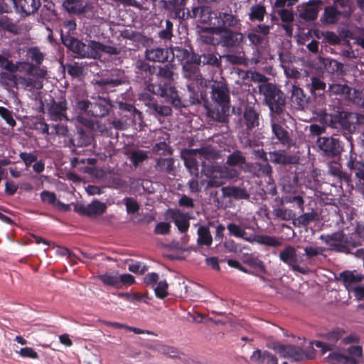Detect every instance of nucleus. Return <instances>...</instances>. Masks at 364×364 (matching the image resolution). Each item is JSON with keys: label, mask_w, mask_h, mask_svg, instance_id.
Segmentation results:
<instances>
[{"label": "nucleus", "mask_w": 364, "mask_h": 364, "mask_svg": "<svg viewBox=\"0 0 364 364\" xmlns=\"http://www.w3.org/2000/svg\"><path fill=\"white\" fill-rule=\"evenodd\" d=\"M204 86L210 89V98L218 107H206L208 116L213 120L225 123L228 122L230 111V90L223 81L209 80Z\"/></svg>", "instance_id": "1"}, {"label": "nucleus", "mask_w": 364, "mask_h": 364, "mask_svg": "<svg viewBox=\"0 0 364 364\" xmlns=\"http://www.w3.org/2000/svg\"><path fill=\"white\" fill-rule=\"evenodd\" d=\"M259 92L264 97V103L269 108L270 112L280 115L284 111L286 97L284 93L273 83L260 84Z\"/></svg>", "instance_id": "2"}, {"label": "nucleus", "mask_w": 364, "mask_h": 364, "mask_svg": "<svg viewBox=\"0 0 364 364\" xmlns=\"http://www.w3.org/2000/svg\"><path fill=\"white\" fill-rule=\"evenodd\" d=\"M215 31L230 30V28H237L241 25L240 19L237 14L229 11H212L209 13V19H203Z\"/></svg>", "instance_id": "3"}, {"label": "nucleus", "mask_w": 364, "mask_h": 364, "mask_svg": "<svg viewBox=\"0 0 364 364\" xmlns=\"http://www.w3.org/2000/svg\"><path fill=\"white\" fill-rule=\"evenodd\" d=\"M320 238L331 250L339 252L349 253L352 248L361 245L359 241L353 239L352 236L348 237L343 231L321 235Z\"/></svg>", "instance_id": "4"}, {"label": "nucleus", "mask_w": 364, "mask_h": 364, "mask_svg": "<svg viewBox=\"0 0 364 364\" xmlns=\"http://www.w3.org/2000/svg\"><path fill=\"white\" fill-rule=\"evenodd\" d=\"M60 39L62 43L78 58H93L94 50L92 49V43L94 41H90L87 44H85L74 36H71L69 34H64L63 31L60 32Z\"/></svg>", "instance_id": "5"}, {"label": "nucleus", "mask_w": 364, "mask_h": 364, "mask_svg": "<svg viewBox=\"0 0 364 364\" xmlns=\"http://www.w3.org/2000/svg\"><path fill=\"white\" fill-rule=\"evenodd\" d=\"M351 113L343 111L341 108L334 110L332 112L325 113L323 120L326 126L338 130L351 132L355 128L350 121Z\"/></svg>", "instance_id": "6"}, {"label": "nucleus", "mask_w": 364, "mask_h": 364, "mask_svg": "<svg viewBox=\"0 0 364 364\" xmlns=\"http://www.w3.org/2000/svg\"><path fill=\"white\" fill-rule=\"evenodd\" d=\"M68 109V102L63 97H60L58 100L50 97L48 102L46 100V104H43V112L47 114L51 121L54 122L68 120L67 116Z\"/></svg>", "instance_id": "7"}, {"label": "nucleus", "mask_w": 364, "mask_h": 364, "mask_svg": "<svg viewBox=\"0 0 364 364\" xmlns=\"http://www.w3.org/2000/svg\"><path fill=\"white\" fill-rule=\"evenodd\" d=\"M318 144L323 156L328 158L339 156L343 151L340 140L334 137H320Z\"/></svg>", "instance_id": "8"}, {"label": "nucleus", "mask_w": 364, "mask_h": 364, "mask_svg": "<svg viewBox=\"0 0 364 364\" xmlns=\"http://www.w3.org/2000/svg\"><path fill=\"white\" fill-rule=\"evenodd\" d=\"M279 259L287 264L294 272H299L302 274H307L309 269L301 267L299 265V259L296 249L291 245H287L280 251L279 255Z\"/></svg>", "instance_id": "9"}, {"label": "nucleus", "mask_w": 364, "mask_h": 364, "mask_svg": "<svg viewBox=\"0 0 364 364\" xmlns=\"http://www.w3.org/2000/svg\"><path fill=\"white\" fill-rule=\"evenodd\" d=\"M240 125L247 134L259 125V113L255 107L247 105L245 107L242 117L239 120Z\"/></svg>", "instance_id": "10"}, {"label": "nucleus", "mask_w": 364, "mask_h": 364, "mask_svg": "<svg viewBox=\"0 0 364 364\" xmlns=\"http://www.w3.org/2000/svg\"><path fill=\"white\" fill-rule=\"evenodd\" d=\"M159 95L163 97L167 103H170L176 109L188 107L181 100L176 88L169 84L164 83L159 87Z\"/></svg>", "instance_id": "11"}, {"label": "nucleus", "mask_w": 364, "mask_h": 364, "mask_svg": "<svg viewBox=\"0 0 364 364\" xmlns=\"http://www.w3.org/2000/svg\"><path fill=\"white\" fill-rule=\"evenodd\" d=\"M345 331L340 328H336L331 331L321 335L322 338L327 342L316 341L314 345L316 348H320L322 353L324 354L327 351H331L334 349L336 343L342 338Z\"/></svg>", "instance_id": "12"}, {"label": "nucleus", "mask_w": 364, "mask_h": 364, "mask_svg": "<svg viewBox=\"0 0 364 364\" xmlns=\"http://www.w3.org/2000/svg\"><path fill=\"white\" fill-rule=\"evenodd\" d=\"M215 32L220 33L218 43L222 47L236 48L243 40L242 33L232 30L215 31Z\"/></svg>", "instance_id": "13"}, {"label": "nucleus", "mask_w": 364, "mask_h": 364, "mask_svg": "<svg viewBox=\"0 0 364 364\" xmlns=\"http://www.w3.org/2000/svg\"><path fill=\"white\" fill-rule=\"evenodd\" d=\"M282 356L295 361H301L307 358L304 350L294 345L275 344L274 348Z\"/></svg>", "instance_id": "14"}, {"label": "nucleus", "mask_w": 364, "mask_h": 364, "mask_svg": "<svg viewBox=\"0 0 364 364\" xmlns=\"http://www.w3.org/2000/svg\"><path fill=\"white\" fill-rule=\"evenodd\" d=\"M107 210L105 203L95 199L88 205L79 204L75 205V210L80 215L88 217H97L102 215Z\"/></svg>", "instance_id": "15"}, {"label": "nucleus", "mask_w": 364, "mask_h": 364, "mask_svg": "<svg viewBox=\"0 0 364 364\" xmlns=\"http://www.w3.org/2000/svg\"><path fill=\"white\" fill-rule=\"evenodd\" d=\"M183 77L188 81V84L196 85V87L203 86L207 82L200 73L198 66L191 63H183Z\"/></svg>", "instance_id": "16"}, {"label": "nucleus", "mask_w": 364, "mask_h": 364, "mask_svg": "<svg viewBox=\"0 0 364 364\" xmlns=\"http://www.w3.org/2000/svg\"><path fill=\"white\" fill-rule=\"evenodd\" d=\"M16 11L26 17L36 14L41 6V0H14Z\"/></svg>", "instance_id": "17"}, {"label": "nucleus", "mask_w": 364, "mask_h": 364, "mask_svg": "<svg viewBox=\"0 0 364 364\" xmlns=\"http://www.w3.org/2000/svg\"><path fill=\"white\" fill-rule=\"evenodd\" d=\"M157 67L150 65L144 60H137L135 63V73L136 76L142 79L145 82L152 81L153 76L156 73Z\"/></svg>", "instance_id": "18"}, {"label": "nucleus", "mask_w": 364, "mask_h": 364, "mask_svg": "<svg viewBox=\"0 0 364 364\" xmlns=\"http://www.w3.org/2000/svg\"><path fill=\"white\" fill-rule=\"evenodd\" d=\"M112 107L109 99L100 97L96 102L91 104L89 115L94 117H103L109 113Z\"/></svg>", "instance_id": "19"}, {"label": "nucleus", "mask_w": 364, "mask_h": 364, "mask_svg": "<svg viewBox=\"0 0 364 364\" xmlns=\"http://www.w3.org/2000/svg\"><path fill=\"white\" fill-rule=\"evenodd\" d=\"M169 54L168 48L152 46L146 48L144 52L146 60L154 63H165L168 61Z\"/></svg>", "instance_id": "20"}, {"label": "nucleus", "mask_w": 364, "mask_h": 364, "mask_svg": "<svg viewBox=\"0 0 364 364\" xmlns=\"http://www.w3.org/2000/svg\"><path fill=\"white\" fill-rule=\"evenodd\" d=\"M221 58L215 48L208 46L202 50L201 64L218 68L221 66Z\"/></svg>", "instance_id": "21"}, {"label": "nucleus", "mask_w": 364, "mask_h": 364, "mask_svg": "<svg viewBox=\"0 0 364 364\" xmlns=\"http://www.w3.org/2000/svg\"><path fill=\"white\" fill-rule=\"evenodd\" d=\"M170 216L177 227L178 230L182 232H186L190 227L189 218L187 214L182 213L180 210H171Z\"/></svg>", "instance_id": "22"}, {"label": "nucleus", "mask_w": 364, "mask_h": 364, "mask_svg": "<svg viewBox=\"0 0 364 364\" xmlns=\"http://www.w3.org/2000/svg\"><path fill=\"white\" fill-rule=\"evenodd\" d=\"M155 170L159 173L166 175H174L175 173V159L169 158H158L155 160Z\"/></svg>", "instance_id": "23"}, {"label": "nucleus", "mask_w": 364, "mask_h": 364, "mask_svg": "<svg viewBox=\"0 0 364 364\" xmlns=\"http://www.w3.org/2000/svg\"><path fill=\"white\" fill-rule=\"evenodd\" d=\"M221 191L224 198H233L235 200H248L250 196L245 188L237 186L223 187Z\"/></svg>", "instance_id": "24"}, {"label": "nucleus", "mask_w": 364, "mask_h": 364, "mask_svg": "<svg viewBox=\"0 0 364 364\" xmlns=\"http://www.w3.org/2000/svg\"><path fill=\"white\" fill-rule=\"evenodd\" d=\"M251 360L258 364H278L277 358L267 350L262 351L259 349L255 350Z\"/></svg>", "instance_id": "25"}, {"label": "nucleus", "mask_w": 364, "mask_h": 364, "mask_svg": "<svg viewBox=\"0 0 364 364\" xmlns=\"http://www.w3.org/2000/svg\"><path fill=\"white\" fill-rule=\"evenodd\" d=\"M272 130L278 139V141L284 146H290L292 139L290 136L289 132L285 129L282 125L276 122H272Z\"/></svg>", "instance_id": "26"}, {"label": "nucleus", "mask_w": 364, "mask_h": 364, "mask_svg": "<svg viewBox=\"0 0 364 364\" xmlns=\"http://www.w3.org/2000/svg\"><path fill=\"white\" fill-rule=\"evenodd\" d=\"M269 160L276 164L289 165L294 163V157L284 151H274L269 153Z\"/></svg>", "instance_id": "27"}, {"label": "nucleus", "mask_w": 364, "mask_h": 364, "mask_svg": "<svg viewBox=\"0 0 364 364\" xmlns=\"http://www.w3.org/2000/svg\"><path fill=\"white\" fill-rule=\"evenodd\" d=\"M245 240L250 242H255L269 247H279L282 245V242L275 237L264 235H254L250 238H245Z\"/></svg>", "instance_id": "28"}, {"label": "nucleus", "mask_w": 364, "mask_h": 364, "mask_svg": "<svg viewBox=\"0 0 364 364\" xmlns=\"http://www.w3.org/2000/svg\"><path fill=\"white\" fill-rule=\"evenodd\" d=\"M245 240L250 242H255L269 247H279L282 245V242L275 237L264 235H254L250 238H245Z\"/></svg>", "instance_id": "29"}, {"label": "nucleus", "mask_w": 364, "mask_h": 364, "mask_svg": "<svg viewBox=\"0 0 364 364\" xmlns=\"http://www.w3.org/2000/svg\"><path fill=\"white\" fill-rule=\"evenodd\" d=\"M316 0H311L309 1V4L299 10V17L306 21H314L317 18L318 9L315 5Z\"/></svg>", "instance_id": "30"}, {"label": "nucleus", "mask_w": 364, "mask_h": 364, "mask_svg": "<svg viewBox=\"0 0 364 364\" xmlns=\"http://www.w3.org/2000/svg\"><path fill=\"white\" fill-rule=\"evenodd\" d=\"M92 49L94 50V59L100 58V52H103L109 55H119L121 53V50L114 46L105 45L99 41H95L92 43Z\"/></svg>", "instance_id": "31"}, {"label": "nucleus", "mask_w": 364, "mask_h": 364, "mask_svg": "<svg viewBox=\"0 0 364 364\" xmlns=\"http://www.w3.org/2000/svg\"><path fill=\"white\" fill-rule=\"evenodd\" d=\"M186 10V18H196L198 16L203 23V19H209V13L212 11L209 8L203 6H193L191 9L187 8Z\"/></svg>", "instance_id": "32"}, {"label": "nucleus", "mask_w": 364, "mask_h": 364, "mask_svg": "<svg viewBox=\"0 0 364 364\" xmlns=\"http://www.w3.org/2000/svg\"><path fill=\"white\" fill-rule=\"evenodd\" d=\"M351 87L346 84L333 83L329 85L326 92L329 96L349 97L351 94Z\"/></svg>", "instance_id": "33"}, {"label": "nucleus", "mask_w": 364, "mask_h": 364, "mask_svg": "<svg viewBox=\"0 0 364 364\" xmlns=\"http://www.w3.org/2000/svg\"><path fill=\"white\" fill-rule=\"evenodd\" d=\"M291 100L299 108H304L307 104V97L304 90L296 85L292 86Z\"/></svg>", "instance_id": "34"}, {"label": "nucleus", "mask_w": 364, "mask_h": 364, "mask_svg": "<svg viewBox=\"0 0 364 364\" xmlns=\"http://www.w3.org/2000/svg\"><path fill=\"white\" fill-rule=\"evenodd\" d=\"M132 47L130 48V50H136L139 48L140 46L148 48L151 46L153 45L154 41L151 38L147 37L139 32L135 33L133 40H132Z\"/></svg>", "instance_id": "35"}, {"label": "nucleus", "mask_w": 364, "mask_h": 364, "mask_svg": "<svg viewBox=\"0 0 364 364\" xmlns=\"http://www.w3.org/2000/svg\"><path fill=\"white\" fill-rule=\"evenodd\" d=\"M266 14V7L261 4L252 5L250 9L248 14L249 19L250 21L262 22L264 20Z\"/></svg>", "instance_id": "36"}, {"label": "nucleus", "mask_w": 364, "mask_h": 364, "mask_svg": "<svg viewBox=\"0 0 364 364\" xmlns=\"http://www.w3.org/2000/svg\"><path fill=\"white\" fill-rule=\"evenodd\" d=\"M311 82L309 85V90L311 93L316 96L322 97L326 92V85L317 77H313L311 79Z\"/></svg>", "instance_id": "37"}, {"label": "nucleus", "mask_w": 364, "mask_h": 364, "mask_svg": "<svg viewBox=\"0 0 364 364\" xmlns=\"http://www.w3.org/2000/svg\"><path fill=\"white\" fill-rule=\"evenodd\" d=\"M333 6L338 11L340 15L349 16L353 12L352 0H334Z\"/></svg>", "instance_id": "38"}, {"label": "nucleus", "mask_w": 364, "mask_h": 364, "mask_svg": "<svg viewBox=\"0 0 364 364\" xmlns=\"http://www.w3.org/2000/svg\"><path fill=\"white\" fill-rule=\"evenodd\" d=\"M198 240L197 243L199 245L210 246L213 242L212 235L208 227L200 225L197 230Z\"/></svg>", "instance_id": "39"}, {"label": "nucleus", "mask_w": 364, "mask_h": 364, "mask_svg": "<svg viewBox=\"0 0 364 364\" xmlns=\"http://www.w3.org/2000/svg\"><path fill=\"white\" fill-rule=\"evenodd\" d=\"M328 173L331 176L336 178L340 183L350 181V175L341 170V164H331L328 166Z\"/></svg>", "instance_id": "40"}, {"label": "nucleus", "mask_w": 364, "mask_h": 364, "mask_svg": "<svg viewBox=\"0 0 364 364\" xmlns=\"http://www.w3.org/2000/svg\"><path fill=\"white\" fill-rule=\"evenodd\" d=\"M146 112L156 117H168L171 115L172 109L169 106L159 105L158 102H156L154 105H152Z\"/></svg>", "instance_id": "41"}, {"label": "nucleus", "mask_w": 364, "mask_h": 364, "mask_svg": "<svg viewBox=\"0 0 364 364\" xmlns=\"http://www.w3.org/2000/svg\"><path fill=\"white\" fill-rule=\"evenodd\" d=\"M169 52L173 58H176L181 63L189 59L191 55L190 50L182 46L173 47Z\"/></svg>", "instance_id": "42"}, {"label": "nucleus", "mask_w": 364, "mask_h": 364, "mask_svg": "<svg viewBox=\"0 0 364 364\" xmlns=\"http://www.w3.org/2000/svg\"><path fill=\"white\" fill-rule=\"evenodd\" d=\"M319 220L317 212L312 210L310 213H304L296 218V222L299 227L307 226L310 223Z\"/></svg>", "instance_id": "43"}, {"label": "nucleus", "mask_w": 364, "mask_h": 364, "mask_svg": "<svg viewBox=\"0 0 364 364\" xmlns=\"http://www.w3.org/2000/svg\"><path fill=\"white\" fill-rule=\"evenodd\" d=\"M338 11L333 6H326L323 11V20L327 23H336L341 16Z\"/></svg>", "instance_id": "44"}, {"label": "nucleus", "mask_w": 364, "mask_h": 364, "mask_svg": "<svg viewBox=\"0 0 364 364\" xmlns=\"http://www.w3.org/2000/svg\"><path fill=\"white\" fill-rule=\"evenodd\" d=\"M156 73L155 75L159 77L164 78L168 80H173V64L169 63L168 64L164 65V66H156Z\"/></svg>", "instance_id": "45"}, {"label": "nucleus", "mask_w": 364, "mask_h": 364, "mask_svg": "<svg viewBox=\"0 0 364 364\" xmlns=\"http://www.w3.org/2000/svg\"><path fill=\"white\" fill-rule=\"evenodd\" d=\"M340 279L343 281V284L346 288H348L352 284L360 282L362 277L359 275L355 274L350 271H345L340 274Z\"/></svg>", "instance_id": "46"}, {"label": "nucleus", "mask_w": 364, "mask_h": 364, "mask_svg": "<svg viewBox=\"0 0 364 364\" xmlns=\"http://www.w3.org/2000/svg\"><path fill=\"white\" fill-rule=\"evenodd\" d=\"M63 6L69 13L80 14L84 12L82 0H65Z\"/></svg>", "instance_id": "47"}, {"label": "nucleus", "mask_w": 364, "mask_h": 364, "mask_svg": "<svg viewBox=\"0 0 364 364\" xmlns=\"http://www.w3.org/2000/svg\"><path fill=\"white\" fill-rule=\"evenodd\" d=\"M272 213L275 218H279L282 220H294L296 217V214L292 210L285 208H275Z\"/></svg>", "instance_id": "48"}, {"label": "nucleus", "mask_w": 364, "mask_h": 364, "mask_svg": "<svg viewBox=\"0 0 364 364\" xmlns=\"http://www.w3.org/2000/svg\"><path fill=\"white\" fill-rule=\"evenodd\" d=\"M0 27L11 33H18L19 29L18 26L7 16L0 17Z\"/></svg>", "instance_id": "49"}, {"label": "nucleus", "mask_w": 364, "mask_h": 364, "mask_svg": "<svg viewBox=\"0 0 364 364\" xmlns=\"http://www.w3.org/2000/svg\"><path fill=\"white\" fill-rule=\"evenodd\" d=\"M200 87H196V85L187 84V89L189 92V100L188 101H184L186 104H188L189 105H199L200 104V100L198 97V90H196V88H199Z\"/></svg>", "instance_id": "50"}, {"label": "nucleus", "mask_w": 364, "mask_h": 364, "mask_svg": "<svg viewBox=\"0 0 364 364\" xmlns=\"http://www.w3.org/2000/svg\"><path fill=\"white\" fill-rule=\"evenodd\" d=\"M124 80L122 79L116 78V79H101L95 81V85L102 89H107L115 87L117 86L121 85L123 84Z\"/></svg>", "instance_id": "51"}, {"label": "nucleus", "mask_w": 364, "mask_h": 364, "mask_svg": "<svg viewBox=\"0 0 364 364\" xmlns=\"http://www.w3.org/2000/svg\"><path fill=\"white\" fill-rule=\"evenodd\" d=\"M152 151L155 154L166 156L173 154L172 148L165 141L156 143L152 148Z\"/></svg>", "instance_id": "52"}, {"label": "nucleus", "mask_w": 364, "mask_h": 364, "mask_svg": "<svg viewBox=\"0 0 364 364\" xmlns=\"http://www.w3.org/2000/svg\"><path fill=\"white\" fill-rule=\"evenodd\" d=\"M245 157L240 151H235L228 156L227 164L230 166L242 165L245 163Z\"/></svg>", "instance_id": "53"}, {"label": "nucleus", "mask_w": 364, "mask_h": 364, "mask_svg": "<svg viewBox=\"0 0 364 364\" xmlns=\"http://www.w3.org/2000/svg\"><path fill=\"white\" fill-rule=\"evenodd\" d=\"M98 279L107 286L112 287L119 289L118 276L117 274L112 275L108 273L100 274Z\"/></svg>", "instance_id": "54"}, {"label": "nucleus", "mask_w": 364, "mask_h": 364, "mask_svg": "<svg viewBox=\"0 0 364 364\" xmlns=\"http://www.w3.org/2000/svg\"><path fill=\"white\" fill-rule=\"evenodd\" d=\"M148 159L147 153L144 150H136L131 153L129 159L133 166L137 167L139 164Z\"/></svg>", "instance_id": "55"}, {"label": "nucleus", "mask_w": 364, "mask_h": 364, "mask_svg": "<svg viewBox=\"0 0 364 364\" xmlns=\"http://www.w3.org/2000/svg\"><path fill=\"white\" fill-rule=\"evenodd\" d=\"M155 349L159 353L168 355L171 358H178L179 355V352L176 348L164 344L158 345Z\"/></svg>", "instance_id": "56"}, {"label": "nucleus", "mask_w": 364, "mask_h": 364, "mask_svg": "<svg viewBox=\"0 0 364 364\" xmlns=\"http://www.w3.org/2000/svg\"><path fill=\"white\" fill-rule=\"evenodd\" d=\"M0 68L4 69L9 73H15L18 70V65L0 54Z\"/></svg>", "instance_id": "57"}, {"label": "nucleus", "mask_w": 364, "mask_h": 364, "mask_svg": "<svg viewBox=\"0 0 364 364\" xmlns=\"http://www.w3.org/2000/svg\"><path fill=\"white\" fill-rule=\"evenodd\" d=\"M73 146H83L90 144L91 139L81 131L77 134V136L71 139Z\"/></svg>", "instance_id": "58"}, {"label": "nucleus", "mask_w": 364, "mask_h": 364, "mask_svg": "<svg viewBox=\"0 0 364 364\" xmlns=\"http://www.w3.org/2000/svg\"><path fill=\"white\" fill-rule=\"evenodd\" d=\"M20 83L25 86L28 90L31 89H41L43 87V82L31 77H21Z\"/></svg>", "instance_id": "59"}, {"label": "nucleus", "mask_w": 364, "mask_h": 364, "mask_svg": "<svg viewBox=\"0 0 364 364\" xmlns=\"http://www.w3.org/2000/svg\"><path fill=\"white\" fill-rule=\"evenodd\" d=\"M68 128L63 125L59 124H48V133L47 135L55 136L58 135L65 136L68 133Z\"/></svg>", "instance_id": "60"}, {"label": "nucleus", "mask_w": 364, "mask_h": 364, "mask_svg": "<svg viewBox=\"0 0 364 364\" xmlns=\"http://www.w3.org/2000/svg\"><path fill=\"white\" fill-rule=\"evenodd\" d=\"M227 229L229 232L230 235L235 236L236 237L242 238L245 240L246 232L238 225L231 223L227 225Z\"/></svg>", "instance_id": "61"}, {"label": "nucleus", "mask_w": 364, "mask_h": 364, "mask_svg": "<svg viewBox=\"0 0 364 364\" xmlns=\"http://www.w3.org/2000/svg\"><path fill=\"white\" fill-rule=\"evenodd\" d=\"M322 35L323 38L321 43H325L326 46L327 44L333 46L338 45L341 42L340 37L333 31L323 32L322 33Z\"/></svg>", "instance_id": "62"}, {"label": "nucleus", "mask_w": 364, "mask_h": 364, "mask_svg": "<svg viewBox=\"0 0 364 364\" xmlns=\"http://www.w3.org/2000/svg\"><path fill=\"white\" fill-rule=\"evenodd\" d=\"M168 284L166 280L159 282L157 286L154 288L156 296L161 299L166 298L168 294Z\"/></svg>", "instance_id": "63"}, {"label": "nucleus", "mask_w": 364, "mask_h": 364, "mask_svg": "<svg viewBox=\"0 0 364 364\" xmlns=\"http://www.w3.org/2000/svg\"><path fill=\"white\" fill-rule=\"evenodd\" d=\"M28 55L31 60L36 63L35 65L38 66H40L42 64L44 59V55L37 47L31 48L28 50Z\"/></svg>", "instance_id": "64"}]
</instances>
